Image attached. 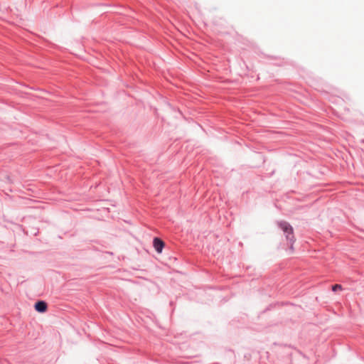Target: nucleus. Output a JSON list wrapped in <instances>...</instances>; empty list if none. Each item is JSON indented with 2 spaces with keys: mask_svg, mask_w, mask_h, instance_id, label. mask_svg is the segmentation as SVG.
Returning <instances> with one entry per match:
<instances>
[{
  "mask_svg": "<svg viewBox=\"0 0 364 364\" xmlns=\"http://www.w3.org/2000/svg\"><path fill=\"white\" fill-rule=\"evenodd\" d=\"M277 225L284 232L287 240L289 242L290 248L293 249V244L295 241L293 228L289 223L286 221H279L277 223Z\"/></svg>",
  "mask_w": 364,
  "mask_h": 364,
  "instance_id": "obj_1",
  "label": "nucleus"
},
{
  "mask_svg": "<svg viewBox=\"0 0 364 364\" xmlns=\"http://www.w3.org/2000/svg\"><path fill=\"white\" fill-rule=\"evenodd\" d=\"M153 245L156 252H161L164 247V242L161 239L155 237L153 241Z\"/></svg>",
  "mask_w": 364,
  "mask_h": 364,
  "instance_id": "obj_2",
  "label": "nucleus"
},
{
  "mask_svg": "<svg viewBox=\"0 0 364 364\" xmlns=\"http://www.w3.org/2000/svg\"><path fill=\"white\" fill-rule=\"evenodd\" d=\"M35 309L41 313L45 312L47 309V304L43 301H37L35 304Z\"/></svg>",
  "mask_w": 364,
  "mask_h": 364,
  "instance_id": "obj_3",
  "label": "nucleus"
},
{
  "mask_svg": "<svg viewBox=\"0 0 364 364\" xmlns=\"http://www.w3.org/2000/svg\"><path fill=\"white\" fill-rule=\"evenodd\" d=\"M342 289V287H341V285H340V284H335V285H333V286L332 287V290H333V291H336L337 290H340V289Z\"/></svg>",
  "mask_w": 364,
  "mask_h": 364,
  "instance_id": "obj_4",
  "label": "nucleus"
}]
</instances>
